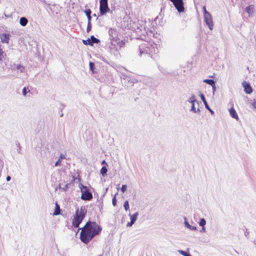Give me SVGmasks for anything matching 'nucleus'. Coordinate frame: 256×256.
<instances>
[{
  "mask_svg": "<svg viewBox=\"0 0 256 256\" xmlns=\"http://www.w3.org/2000/svg\"><path fill=\"white\" fill-rule=\"evenodd\" d=\"M132 28L137 34L136 38L144 40L139 46L140 56L156 54L158 50L157 44L154 42L147 40L146 35L149 38L154 34L152 31L146 28V22L142 20H138L134 23Z\"/></svg>",
  "mask_w": 256,
  "mask_h": 256,
  "instance_id": "nucleus-1",
  "label": "nucleus"
},
{
  "mask_svg": "<svg viewBox=\"0 0 256 256\" xmlns=\"http://www.w3.org/2000/svg\"><path fill=\"white\" fill-rule=\"evenodd\" d=\"M102 228L96 222H88L82 228L80 240H90L98 234Z\"/></svg>",
  "mask_w": 256,
  "mask_h": 256,
  "instance_id": "nucleus-2",
  "label": "nucleus"
},
{
  "mask_svg": "<svg viewBox=\"0 0 256 256\" xmlns=\"http://www.w3.org/2000/svg\"><path fill=\"white\" fill-rule=\"evenodd\" d=\"M86 210L84 206L78 208L76 212L74 218L72 220V225L75 228H78L85 216Z\"/></svg>",
  "mask_w": 256,
  "mask_h": 256,
  "instance_id": "nucleus-3",
  "label": "nucleus"
},
{
  "mask_svg": "<svg viewBox=\"0 0 256 256\" xmlns=\"http://www.w3.org/2000/svg\"><path fill=\"white\" fill-rule=\"evenodd\" d=\"M79 188L82 192L81 198L84 200H90L92 198V194L88 191L87 188L82 184H79Z\"/></svg>",
  "mask_w": 256,
  "mask_h": 256,
  "instance_id": "nucleus-4",
  "label": "nucleus"
},
{
  "mask_svg": "<svg viewBox=\"0 0 256 256\" xmlns=\"http://www.w3.org/2000/svg\"><path fill=\"white\" fill-rule=\"evenodd\" d=\"M100 11L101 15L105 14L110 10L108 0H100Z\"/></svg>",
  "mask_w": 256,
  "mask_h": 256,
  "instance_id": "nucleus-5",
  "label": "nucleus"
},
{
  "mask_svg": "<svg viewBox=\"0 0 256 256\" xmlns=\"http://www.w3.org/2000/svg\"><path fill=\"white\" fill-rule=\"evenodd\" d=\"M172 2L176 8L179 12H182L184 10V4L183 0H170Z\"/></svg>",
  "mask_w": 256,
  "mask_h": 256,
  "instance_id": "nucleus-6",
  "label": "nucleus"
},
{
  "mask_svg": "<svg viewBox=\"0 0 256 256\" xmlns=\"http://www.w3.org/2000/svg\"><path fill=\"white\" fill-rule=\"evenodd\" d=\"M204 20L206 24L208 26L210 30L213 28V22L211 14H206V15L204 16Z\"/></svg>",
  "mask_w": 256,
  "mask_h": 256,
  "instance_id": "nucleus-7",
  "label": "nucleus"
},
{
  "mask_svg": "<svg viewBox=\"0 0 256 256\" xmlns=\"http://www.w3.org/2000/svg\"><path fill=\"white\" fill-rule=\"evenodd\" d=\"M10 34H8L4 33L0 35L1 42L3 44H8L10 38Z\"/></svg>",
  "mask_w": 256,
  "mask_h": 256,
  "instance_id": "nucleus-8",
  "label": "nucleus"
},
{
  "mask_svg": "<svg viewBox=\"0 0 256 256\" xmlns=\"http://www.w3.org/2000/svg\"><path fill=\"white\" fill-rule=\"evenodd\" d=\"M128 215L130 216V222H128L127 224V226H131L137 220L138 216V212H136L134 214H129Z\"/></svg>",
  "mask_w": 256,
  "mask_h": 256,
  "instance_id": "nucleus-9",
  "label": "nucleus"
},
{
  "mask_svg": "<svg viewBox=\"0 0 256 256\" xmlns=\"http://www.w3.org/2000/svg\"><path fill=\"white\" fill-rule=\"evenodd\" d=\"M242 86L244 88V90L246 93L250 94L252 92V89L250 86V84L246 82H242Z\"/></svg>",
  "mask_w": 256,
  "mask_h": 256,
  "instance_id": "nucleus-10",
  "label": "nucleus"
},
{
  "mask_svg": "<svg viewBox=\"0 0 256 256\" xmlns=\"http://www.w3.org/2000/svg\"><path fill=\"white\" fill-rule=\"evenodd\" d=\"M184 225L186 228H187L189 229L190 230L196 231L197 230L196 227V226H192L187 221V218L186 217L184 218Z\"/></svg>",
  "mask_w": 256,
  "mask_h": 256,
  "instance_id": "nucleus-11",
  "label": "nucleus"
},
{
  "mask_svg": "<svg viewBox=\"0 0 256 256\" xmlns=\"http://www.w3.org/2000/svg\"><path fill=\"white\" fill-rule=\"evenodd\" d=\"M88 44L92 45L94 44H98L100 42V40L96 38L94 36H90V38L88 40Z\"/></svg>",
  "mask_w": 256,
  "mask_h": 256,
  "instance_id": "nucleus-12",
  "label": "nucleus"
},
{
  "mask_svg": "<svg viewBox=\"0 0 256 256\" xmlns=\"http://www.w3.org/2000/svg\"><path fill=\"white\" fill-rule=\"evenodd\" d=\"M229 112H230V116L232 118H235L236 120H238V116L237 114V113H236V110L234 109V108H231L229 110Z\"/></svg>",
  "mask_w": 256,
  "mask_h": 256,
  "instance_id": "nucleus-13",
  "label": "nucleus"
},
{
  "mask_svg": "<svg viewBox=\"0 0 256 256\" xmlns=\"http://www.w3.org/2000/svg\"><path fill=\"white\" fill-rule=\"evenodd\" d=\"M246 12L248 14V15L252 16L254 12V6L250 5L246 8Z\"/></svg>",
  "mask_w": 256,
  "mask_h": 256,
  "instance_id": "nucleus-14",
  "label": "nucleus"
},
{
  "mask_svg": "<svg viewBox=\"0 0 256 256\" xmlns=\"http://www.w3.org/2000/svg\"><path fill=\"white\" fill-rule=\"evenodd\" d=\"M203 82L210 85L212 88H215V82L212 79H204L203 80Z\"/></svg>",
  "mask_w": 256,
  "mask_h": 256,
  "instance_id": "nucleus-15",
  "label": "nucleus"
},
{
  "mask_svg": "<svg viewBox=\"0 0 256 256\" xmlns=\"http://www.w3.org/2000/svg\"><path fill=\"white\" fill-rule=\"evenodd\" d=\"M28 23V20L25 17H22L20 20V24L22 26H25Z\"/></svg>",
  "mask_w": 256,
  "mask_h": 256,
  "instance_id": "nucleus-16",
  "label": "nucleus"
},
{
  "mask_svg": "<svg viewBox=\"0 0 256 256\" xmlns=\"http://www.w3.org/2000/svg\"><path fill=\"white\" fill-rule=\"evenodd\" d=\"M91 12H91V10L90 9L86 10H85V14L88 18V22H90L91 18H92L91 16H90Z\"/></svg>",
  "mask_w": 256,
  "mask_h": 256,
  "instance_id": "nucleus-17",
  "label": "nucleus"
},
{
  "mask_svg": "<svg viewBox=\"0 0 256 256\" xmlns=\"http://www.w3.org/2000/svg\"><path fill=\"white\" fill-rule=\"evenodd\" d=\"M188 101L190 104L197 102L198 104V102H197L196 98V96L194 94H192L191 96L188 98Z\"/></svg>",
  "mask_w": 256,
  "mask_h": 256,
  "instance_id": "nucleus-18",
  "label": "nucleus"
},
{
  "mask_svg": "<svg viewBox=\"0 0 256 256\" xmlns=\"http://www.w3.org/2000/svg\"><path fill=\"white\" fill-rule=\"evenodd\" d=\"M194 103L195 102H193V103H191L192 104V108H191V109H190V110L192 111V112H194V113H198L200 112V109L198 108L197 109L195 108V106H194Z\"/></svg>",
  "mask_w": 256,
  "mask_h": 256,
  "instance_id": "nucleus-19",
  "label": "nucleus"
},
{
  "mask_svg": "<svg viewBox=\"0 0 256 256\" xmlns=\"http://www.w3.org/2000/svg\"><path fill=\"white\" fill-rule=\"evenodd\" d=\"M60 214V207H59L58 205V204L56 203L55 210H54L53 214L56 216V215L59 214Z\"/></svg>",
  "mask_w": 256,
  "mask_h": 256,
  "instance_id": "nucleus-20",
  "label": "nucleus"
},
{
  "mask_svg": "<svg viewBox=\"0 0 256 256\" xmlns=\"http://www.w3.org/2000/svg\"><path fill=\"white\" fill-rule=\"evenodd\" d=\"M108 172V170L106 166H102L100 170V174L102 176H104Z\"/></svg>",
  "mask_w": 256,
  "mask_h": 256,
  "instance_id": "nucleus-21",
  "label": "nucleus"
},
{
  "mask_svg": "<svg viewBox=\"0 0 256 256\" xmlns=\"http://www.w3.org/2000/svg\"><path fill=\"white\" fill-rule=\"evenodd\" d=\"M16 68L18 71H20V72H23L24 70V68L20 64H18L16 66Z\"/></svg>",
  "mask_w": 256,
  "mask_h": 256,
  "instance_id": "nucleus-22",
  "label": "nucleus"
},
{
  "mask_svg": "<svg viewBox=\"0 0 256 256\" xmlns=\"http://www.w3.org/2000/svg\"><path fill=\"white\" fill-rule=\"evenodd\" d=\"M206 224V221L204 218H201L199 222V225L201 226H204Z\"/></svg>",
  "mask_w": 256,
  "mask_h": 256,
  "instance_id": "nucleus-23",
  "label": "nucleus"
},
{
  "mask_svg": "<svg viewBox=\"0 0 256 256\" xmlns=\"http://www.w3.org/2000/svg\"><path fill=\"white\" fill-rule=\"evenodd\" d=\"M124 207L126 210H129V204L128 200H126L124 202Z\"/></svg>",
  "mask_w": 256,
  "mask_h": 256,
  "instance_id": "nucleus-24",
  "label": "nucleus"
},
{
  "mask_svg": "<svg viewBox=\"0 0 256 256\" xmlns=\"http://www.w3.org/2000/svg\"><path fill=\"white\" fill-rule=\"evenodd\" d=\"M4 52L2 49L1 48V46H0V60H2V58L4 57Z\"/></svg>",
  "mask_w": 256,
  "mask_h": 256,
  "instance_id": "nucleus-25",
  "label": "nucleus"
},
{
  "mask_svg": "<svg viewBox=\"0 0 256 256\" xmlns=\"http://www.w3.org/2000/svg\"><path fill=\"white\" fill-rule=\"evenodd\" d=\"M91 28H92V26H91L90 22H88L87 28H86L87 32H88L91 30Z\"/></svg>",
  "mask_w": 256,
  "mask_h": 256,
  "instance_id": "nucleus-26",
  "label": "nucleus"
},
{
  "mask_svg": "<svg viewBox=\"0 0 256 256\" xmlns=\"http://www.w3.org/2000/svg\"><path fill=\"white\" fill-rule=\"evenodd\" d=\"M200 98L202 99V102H204V104H206V103L207 102L206 100V98H205V97H204V94H200Z\"/></svg>",
  "mask_w": 256,
  "mask_h": 256,
  "instance_id": "nucleus-27",
  "label": "nucleus"
},
{
  "mask_svg": "<svg viewBox=\"0 0 256 256\" xmlns=\"http://www.w3.org/2000/svg\"><path fill=\"white\" fill-rule=\"evenodd\" d=\"M204 104L206 108V109H208L211 112L212 114H214V112L208 106V104L207 102L206 103V104Z\"/></svg>",
  "mask_w": 256,
  "mask_h": 256,
  "instance_id": "nucleus-28",
  "label": "nucleus"
},
{
  "mask_svg": "<svg viewBox=\"0 0 256 256\" xmlns=\"http://www.w3.org/2000/svg\"><path fill=\"white\" fill-rule=\"evenodd\" d=\"M180 252L184 256H191V255L189 253H187L186 252L182 250H180Z\"/></svg>",
  "mask_w": 256,
  "mask_h": 256,
  "instance_id": "nucleus-29",
  "label": "nucleus"
},
{
  "mask_svg": "<svg viewBox=\"0 0 256 256\" xmlns=\"http://www.w3.org/2000/svg\"><path fill=\"white\" fill-rule=\"evenodd\" d=\"M120 190L122 192H124L126 190V184L122 185Z\"/></svg>",
  "mask_w": 256,
  "mask_h": 256,
  "instance_id": "nucleus-30",
  "label": "nucleus"
},
{
  "mask_svg": "<svg viewBox=\"0 0 256 256\" xmlns=\"http://www.w3.org/2000/svg\"><path fill=\"white\" fill-rule=\"evenodd\" d=\"M68 184H66L64 185V187H61L60 186V189H62V190L64 191H66L67 189H68Z\"/></svg>",
  "mask_w": 256,
  "mask_h": 256,
  "instance_id": "nucleus-31",
  "label": "nucleus"
},
{
  "mask_svg": "<svg viewBox=\"0 0 256 256\" xmlns=\"http://www.w3.org/2000/svg\"><path fill=\"white\" fill-rule=\"evenodd\" d=\"M90 70L93 72V69L94 68V64L92 62H90Z\"/></svg>",
  "mask_w": 256,
  "mask_h": 256,
  "instance_id": "nucleus-32",
  "label": "nucleus"
},
{
  "mask_svg": "<svg viewBox=\"0 0 256 256\" xmlns=\"http://www.w3.org/2000/svg\"><path fill=\"white\" fill-rule=\"evenodd\" d=\"M112 204L115 206L116 204V196H114V198H112Z\"/></svg>",
  "mask_w": 256,
  "mask_h": 256,
  "instance_id": "nucleus-33",
  "label": "nucleus"
},
{
  "mask_svg": "<svg viewBox=\"0 0 256 256\" xmlns=\"http://www.w3.org/2000/svg\"><path fill=\"white\" fill-rule=\"evenodd\" d=\"M203 10H204V16L206 15V14H210V12H208L206 11V6H203Z\"/></svg>",
  "mask_w": 256,
  "mask_h": 256,
  "instance_id": "nucleus-34",
  "label": "nucleus"
},
{
  "mask_svg": "<svg viewBox=\"0 0 256 256\" xmlns=\"http://www.w3.org/2000/svg\"><path fill=\"white\" fill-rule=\"evenodd\" d=\"M26 94H27L26 89V88H24L22 90V94H23V96H26Z\"/></svg>",
  "mask_w": 256,
  "mask_h": 256,
  "instance_id": "nucleus-35",
  "label": "nucleus"
},
{
  "mask_svg": "<svg viewBox=\"0 0 256 256\" xmlns=\"http://www.w3.org/2000/svg\"><path fill=\"white\" fill-rule=\"evenodd\" d=\"M60 158H59L58 160L55 163L54 166H60Z\"/></svg>",
  "mask_w": 256,
  "mask_h": 256,
  "instance_id": "nucleus-36",
  "label": "nucleus"
},
{
  "mask_svg": "<svg viewBox=\"0 0 256 256\" xmlns=\"http://www.w3.org/2000/svg\"><path fill=\"white\" fill-rule=\"evenodd\" d=\"M83 43H84V44H88V40H83Z\"/></svg>",
  "mask_w": 256,
  "mask_h": 256,
  "instance_id": "nucleus-37",
  "label": "nucleus"
},
{
  "mask_svg": "<svg viewBox=\"0 0 256 256\" xmlns=\"http://www.w3.org/2000/svg\"><path fill=\"white\" fill-rule=\"evenodd\" d=\"M7 181H10L11 179V178L10 176H8L6 178Z\"/></svg>",
  "mask_w": 256,
  "mask_h": 256,
  "instance_id": "nucleus-38",
  "label": "nucleus"
},
{
  "mask_svg": "<svg viewBox=\"0 0 256 256\" xmlns=\"http://www.w3.org/2000/svg\"><path fill=\"white\" fill-rule=\"evenodd\" d=\"M252 104L254 108H256V102H254Z\"/></svg>",
  "mask_w": 256,
  "mask_h": 256,
  "instance_id": "nucleus-39",
  "label": "nucleus"
},
{
  "mask_svg": "<svg viewBox=\"0 0 256 256\" xmlns=\"http://www.w3.org/2000/svg\"><path fill=\"white\" fill-rule=\"evenodd\" d=\"M202 231H204V232L205 231V230H206L204 226H202Z\"/></svg>",
  "mask_w": 256,
  "mask_h": 256,
  "instance_id": "nucleus-40",
  "label": "nucleus"
},
{
  "mask_svg": "<svg viewBox=\"0 0 256 256\" xmlns=\"http://www.w3.org/2000/svg\"><path fill=\"white\" fill-rule=\"evenodd\" d=\"M85 244H88V242H89V241H86V240H84V241H82Z\"/></svg>",
  "mask_w": 256,
  "mask_h": 256,
  "instance_id": "nucleus-41",
  "label": "nucleus"
},
{
  "mask_svg": "<svg viewBox=\"0 0 256 256\" xmlns=\"http://www.w3.org/2000/svg\"><path fill=\"white\" fill-rule=\"evenodd\" d=\"M135 82H136V80H132V83L134 84Z\"/></svg>",
  "mask_w": 256,
  "mask_h": 256,
  "instance_id": "nucleus-42",
  "label": "nucleus"
},
{
  "mask_svg": "<svg viewBox=\"0 0 256 256\" xmlns=\"http://www.w3.org/2000/svg\"><path fill=\"white\" fill-rule=\"evenodd\" d=\"M212 90H213V91L214 92L216 90V88H212Z\"/></svg>",
  "mask_w": 256,
  "mask_h": 256,
  "instance_id": "nucleus-43",
  "label": "nucleus"
},
{
  "mask_svg": "<svg viewBox=\"0 0 256 256\" xmlns=\"http://www.w3.org/2000/svg\"><path fill=\"white\" fill-rule=\"evenodd\" d=\"M60 158V160L61 158H62V156H60V158Z\"/></svg>",
  "mask_w": 256,
  "mask_h": 256,
  "instance_id": "nucleus-44",
  "label": "nucleus"
},
{
  "mask_svg": "<svg viewBox=\"0 0 256 256\" xmlns=\"http://www.w3.org/2000/svg\"><path fill=\"white\" fill-rule=\"evenodd\" d=\"M104 162H105V160H104V161L102 162V164H104Z\"/></svg>",
  "mask_w": 256,
  "mask_h": 256,
  "instance_id": "nucleus-45",
  "label": "nucleus"
},
{
  "mask_svg": "<svg viewBox=\"0 0 256 256\" xmlns=\"http://www.w3.org/2000/svg\"><path fill=\"white\" fill-rule=\"evenodd\" d=\"M41 1L42 2H44V0H41Z\"/></svg>",
  "mask_w": 256,
  "mask_h": 256,
  "instance_id": "nucleus-46",
  "label": "nucleus"
},
{
  "mask_svg": "<svg viewBox=\"0 0 256 256\" xmlns=\"http://www.w3.org/2000/svg\"><path fill=\"white\" fill-rule=\"evenodd\" d=\"M101 256V255H100V256Z\"/></svg>",
  "mask_w": 256,
  "mask_h": 256,
  "instance_id": "nucleus-47",
  "label": "nucleus"
}]
</instances>
